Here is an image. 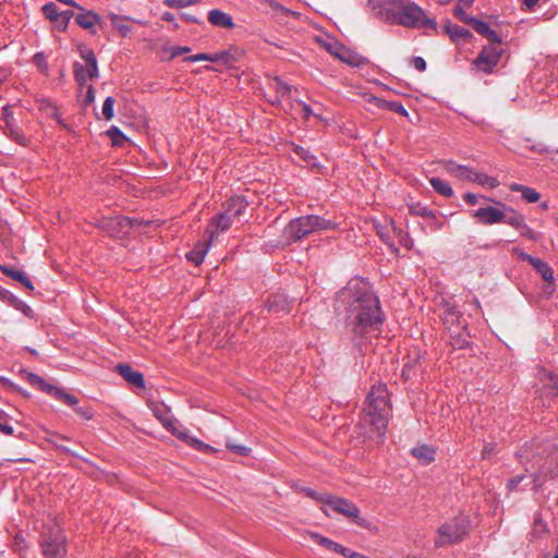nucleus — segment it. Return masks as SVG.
Instances as JSON below:
<instances>
[{
	"label": "nucleus",
	"mask_w": 558,
	"mask_h": 558,
	"mask_svg": "<svg viewBox=\"0 0 558 558\" xmlns=\"http://www.w3.org/2000/svg\"><path fill=\"white\" fill-rule=\"evenodd\" d=\"M186 60L191 61V62H195V61L215 62V57H214V54H209V53H198V54H194V56L186 58Z\"/></svg>",
	"instance_id": "obj_59"
},
{
	"label": "nucleus",
	"mask_w": 558,
	"mask_h": 558,
	"mask_svg": "<svg viewBox=\"0 0 558 558\" xmlns=\"http://www.w3.org/2000/svg\"><path fill=\"white\" fill-rule=\"evenodd\" d=\"M210 241L201 242L198 241L194 247L186 254V259L195 265H201L208 252Z\"/></svg>",
	"instance_id": "obj_28"
},
{
	"label": "nucleus",
	"mask_w": 558,
	"mask_h": 558,
	"mask_svg": "<svg viewBox=\"0 0 558 558\" xmlns=\"http://www.w3.org/2000/svg\"><path fill=\"white\" fill-rule=\"evenodd\" d=\"M335 312L345 315L348 326L356 337L380 331L385 314L378 296L368 281L355 277L339 290L335 299Z\"/></svg>",
	"instance_id": "obj_1"
},
{
	"label": "nucleus",
	"mask_w": 558,
	"mask_h": 558,
	"mask_svg": "<svg viewBox=\"0 0 558 558\" xmlns=\"http://www.w3.org/2000/svg\"><path fill=\"white\" fill-rule=\"evenodd\" d=\"M445 169L450 175L459 178L460 174H463V171H466V166L449 160L445 162Z\"/></svg>",
	"instance_id": "obj_43"
},
{
	"label": "nucleus",
	"mask_w": 558,
	"mask_h": 558,
	"mask_svg": "<svg viewBox=\"0 0 558 558\" xmlns=\"http://www.w3.org/2000/svg\"><path fill=\"white\" fill-rule=\"evenodd\" d=\"M379 8V14L383 20L390 24H397L399 25V17L401 16V11L393 10L389 8L388 5H385L384 2L378 5Z\"/></svg>",
	"instance_id": "obj_34"
},
{
	"label": "nucleus",
	"mask_w": 558,
	"mask_h": 558,
	"mask_svg": "<svg viewBox=\"0 0 558 558\" xmlns=\"http://www.w3.org/2000/svg\"><path fill=\"white\" fill-rule=\"evenodd\" d=\"M65 440H69V438L64 435H59V434H56L54 435V439L50 440L54 447H57L58 449L62 450L63 452L65 453H69V454H72V456H77L75 452H73L70 448L65 447L63 445V442H60V441H65Z\"/></svg>",
	"instance_id": "obj_48"
},
{
	"label": "nucleus",
	"mask_w": 558,
	"mask_h": 558,
	"mask_svg": "<svg viewBox=\"0 0 558 558\" xmlns=\"http://www.w3.org/2000/svg\"><path fill=\"white\" fill-rule=\"evenodd\" d=\"M75 412L83 417L84 420H92L93 418V410L89 407H78L74 409Z\"/></svg>",
	"instance_id": "obj_61"
},
{
	"label": "nucleus",
	"mask_w": 558,
	"mask_h": 558,
	"mask_svg": "<svg viewBox=\"0 0 558 558\" xmlns=\"http://www.w3.org/2000/svg\"><path fill=\"white\" fill-rule=\"evenodd\" d=\"M338 229V222L318 215H306L292 219L283 229L288 244L298 242L314 232Z\"/></svg>",
	"instance_id": "obj_4"
},
{
	"label": "nucleus",
	"mask_w": 558,
	"mask_h": 558,
	"mask_svg": "<svg viewBox=\"0 0 558 558\" xmlns=\"http://www.w3.org/2000/svg\"><path fill=\"white\" fill-rule=\"evenodd\" d=\"M444 29L450 39L454 43H465L473 37V34L468 28H464L458 24H453L450 21H447V23L444 25Z\"/></svg>",
	"instance_id": "obj_21"
},
{
	"label": "nucleus",
	"mask_w": 558,
	"mask_h": 558,
	"mask_svg": "<svg viewBox=\"0 0 558 558\" xmlns=\"http://www.w3.org/2000/svg\"><path fill=\"white\" fill-rule=\"evenodd\" d=\"M208 22L217 27L232 29L234 22L231 15L219 9H213L208 12Z\"/></svg>",
	"instance_id": "obj_22"
},
{
	"label": "nucleus",
	"mask_w": 558,
	"mask_h": 558,
	"mask_svg": "<svg viewBox=\"0 0 558 558\" xmlns=\"http://www.w3.org/2000/svg\"><path fill=\"white\" fill-rule=\"evenodd\" d=\"M243 51L236 47H230L227 50H223L218 53H214L215 62L222 63L225 65H232L234 62H238L242 57Z\"/></svg>",
	"instance_id": "obj_24"
},
{
	"label": "nucleus",
	"mask_w": 558,
	"mask_h": 558,
	"mask_svg": "<svg viewBox=\"0 0 558 558\" xmlns=\"http://www.w3.org/2000/svg\"><path fill=\"white\" fill-rule=\"evenodd\" d=\"M497 204L505 211V219H502L501 222L507 223V225L515 228L517 230L520 229L521 226H523V223L525 222V218L523 215H521L517 210L508 207L506 204H504L501 202H498Z\"/></svg>",
	"instance_id": "obj_25"
},
{
	"label": "nucleus",
	"mask_w": 558,
	"mask_h": 558,
	"mask_svg": "<svg viewBox=\"0 0 558 558\" xmlns=\"http://www.w3.org/2000/svg\"><path fill=\"white\" fill-rule=\"evenodd\" d=\"M399 25L412 28L435 29L437 23L434 19L428 17L420 5L411 2L401 11Z\"/></svg>",
	"instance_id": "obj_8"
},
{
	"label": "nucleus",
	"mask_w": 558,
	"mask_h": 558,
	"mask_svg": "<svg viewBox=\"0 0 558 558\" xmlns=\"http://www.w3.org/2000/svg\"><path fill=\"white\" fill-rule=\"evenodd\" d=\"M268 311L276 313H287L290 311L291 302L282 293L271 295L267 301Z\"/></svg>",
	"instance_id": "obj_26"
},
{
	"label": "nucleus",
	"mask_w": 558,
	"mask_h": 558,
	"mask_svg": "<svg viewBox=\"0 0 558 558\" xmlns=\"http://www.w3.org/2000/svg\"><path fill=\"white\" fill-rule=\"evenodd\" d=\"M275 92L276 98L275 100H270L271 105L280 102V98L289 96L291 93V86L280 78H275Z\"/></svg>",
	"instance_id": "obj_38"
},
{
	"label": "nucleus",
	"mask_w": 558,
	"mask_h": 558,
	"mask_svg": "<svg viewBox=\"0 0 558 558\" xmlns=\"http://www.w3.org/2000/svg\"><path fill=\"white\" fill-rule=\"evenodd\" d=\"M39 390L52 396L54 399L64 402L70 407H74L78 403L77 398L74 395H71L64 391L61 388H58L53 385L46 383L44 379V384L38 387Z\"/></svg>",
	"instance_id": "obj_18"
},
{
	"label": "nucleus",
	"mask_w": 558,
	"mask_h": 558,
	"mask_svg": "<svg viewBox=\"0 0 558 558\" xmlns=\"http://www.w3.org/2000/svg\"><path fill=\"white\" fill-rule=\"evenodd\" d=\"M543 393L551 398H558V380L550 377V383L543 387Z\"/></svg>",
	"instance_id": "obj_49"
},
{
	"label": "nucleus",
	"mask_w": 558,
	"mask_h": 558,
	"mask_svg": "<svg viewBox=\"0 0 558 558\" xmlns=\"http://www.w3.org/2000/svg\"><path fill=\"white\" fill-rule=\"evenodd\" d=\"M512 253L514 255H517V257L520 259V260H523V262H527L530 264H532L534 262V259L536 257H533L532 255L523 252L520 247H513L512 248Z\"/></svg>",
	"instance_id": "obj_56"
},
{
	"label": "nucleus",
	"mask_w": 558,
	"mask_h": 558,
	"mask_svg": "<svg viewBox=\"0 0 558 558\" xmlns=\"http://www.w3.org/2000/svg\"><path fill=\"white\" fill-rule=\"evenodd\" d=\"M482 225H495L500 223L505 219V211L492 206L481 207L472 214Z\"/></svg>",
	"instance_id": "obj_14"
},
{
	"label": "nucleus",
	"mask_w": 558,
	"mask_h": 558,
	"mask_svg": "<svg viewBox=\"0 0 558 558\" xmlns=\"http://www.w3.org/2000/svg\"><path fill=\"white\" fill-rule=\"evenodd\" d=\"M113 105H114V98L111 96H108L102 105V114L107 121H110L113 118Z\"/></svg>",
	"instance_id": "obj_46"
},
{
	"label": "nucleus",
	"mask_w": 558,
	"mask_h": 558,
	"mask_svg": "<svg viewBox=\"0 0 558 558\" xmlns=\"http://www.w3.org/2000/svg\"><path fill=\"white\" fill-rule=\"evenodd\" d=\"M420 364V355L418 353H414L413 356H408V362L404 364V367H410L412 372L416 374L417 365Z\"/></svg>",
	"instance_id": "obj_57"
},
{
	"label": "nucleus",
	"mask_w": 558,
	"mask_h": 558,
	"mask_svg": "<svg viewBox=\"0 0 558 558\" xmlns=\"http://www.w3.org/2000/svg\"><path fill=\"white\" fill-rule=\"evenodd\" d=\"M322 504L326 507L323 508V511L327 515H330L328 511L330 509L362 527L367 526V521L360 517V509L351 500L332 495L322 497Z\"/></svg>",
	"instance_id": "obj_6"
},
{
	"label": "nucleus",
	"mask_w": 558,
	"mask_h": 558,
	"mask_svg": "<svg viewBox=\"0 0 558 558\" xmlns=\"http://www.w3.org/2000/svg\"><path fill=\"white\" fill-rule=\"evenodd\" d=\"M531 265L541 275L544 281L548 283L554 282V271L547 263L539 258H535Z\"/></svg>",
	"instance_id": "obj_31"
},
{
	"label": "nucleus",
	"mask_w": 558,
	"mask_h": 558,
	"mask_svg": "<svg viewBox=\"0 0 558 558\" xmlns=\"http://www.w3.org/2000/svg\"><path fill=\"white\" fill-rule=\"evenodd\" d=\"M470 523L469 517L459 515L441 524L437 531L435 546L439 548L462 542L470 533Z\"/></svg>",
	"instance_id": "obj_5"
},
{
	"label": "nucleus",
	"mask_w": 558,
	"mask_h": 558,
	"mask_svg": "<svg viewBox=\"0 0 558 558\" xmlns=\"http://www.w3.org/2000/svg\"><path fill=\"white\" fill-rule=\"evenodd\" d=\"M395 235L399 239V242L401 245H403L407 248L412 247V240L408 232L403 231L401 228H398L396 226L392 227Z\"/></svg>",
	"instance_id": "obj_44"
},
{
	"label": "nucleus",
	"mask_w": 558,
	"mask_h": 558,
	"mask_svg": "<svg viewBox=\"0 0 558 558\" xmlns=\"http://www.w3.org/2000/svg\"><path fill=\"white\" fill-rule=\"evenodd\" d=\"M20 373L29 383V385L36 388L44 384V378L35 373L28 372L26 369H21Z\"/></svg>",
	"instance_id": "obj_45"
},
{
	"label": "nucleus",
	"mask_w": 558,
	"mask_h": 558,
	"mask_svg": "<svg viewBox=\"0 0 558 558\" xmlns=\"http://www.w3.org/2000/svg\"><path fill=\"white\" fill-rule=\"evenodd\" d=\"M519 230H520L521 235L529 238L531 240H534V241L537 240L536 232L533 229H531L525 222L523 223V226H521V228Z\"/></svg>",
	"instance_id": "obj_58"
},
{
	"label": "nucleus",
	"mask_w": 558,
	"mask_h": 558,
	"mask_svg": "<svg viewBox=\"0 0 558 558\" xmlns=\"http://www.w3.org/2000/svg\"><path fill=\"white\" fill-rule=\"evenodd\" d=\"M411 63L420 72H423L426 70V62L422 57H413L411 60Z\"/></svg>",
	"instance_id": "obj_63"
},
{
	"label": "nucleus",
	"mask_w": 558,
	"mask_h": 558,
	"mask_svg": "<svg viewBox=\"0 0 558 558\" xmlns=\"http://www.w3.org/2000/svg\"><path fill=\"white\" fill-rule=\"evenodd\" d=\"M367 102L380 110H389L396 113H399L403 117H408V110L403 107V105L399 101H388L383 98L376 96H369L367 98Z\"/></svg>",
	"instance_id": "obj_19"
},
{
	"label": "nucleus",
	"mask_w": 558,
	"mask_h": 558,
	"mask_svg": "<svg viewBox=\"0 0 558 558\" xmlns=\"http://www.w3.org/2000/svg\"><path fill=\"white\" fill-rule=\"evenodd\" d=\"M293 150L301 159L308 163L315 160V157L311 154V151L302 146H295Z\"/></svg>",
	"instance_id": "obj_51"
},
{
	"label": "nucleus",
	"mask_w": 558,
	"mask_h": 558,
	"mask_svg": "<svg viewBox=\"0 0 558 558\" xmlns=\"http://www.w3.org/2000/svg\"><path fill=\"white\" fill-rule=\"evenodd\" d=\"M89 71L90 65L85 66L78 61L73 63L74 78L80 87H83L86 84L87 78H89Z\"/></svg>",
	"instance_id": "obj_33"
},
{
	"label": "nucleus",
	"mask_w": 558,
	"mask_h": 558,
	"mask_svg": "<svg viewBox=\"0 0 558 558\" xmlns=\"http://www.w3.org/2000/svg\"><path fill=\"white\" fill-rule=\"evenodd\" d=\"M408 207H409V213L413 216H418V217H424V218H435V211H433L426 205H423L421 203H412Z\"/></svg>",
	"instance_id": "obj_37"
},
{
	"label": "nucleus",
	"mask_w": 558,
	"mask_h": 558,
	"mask_svg": "<svg viewBox=\"0 0 558 558\" xmlns=\"http://www.w3.org/2000/svg\"><path fill=\"white\" fill-rule=\"evenodd\" d=\"M0 299L2 301L8 302L11 306H13V299H17L14 294H12L10 291L0 288Z\"/></svg>",
	"instance_id": "obj_64"
},
{
	"label": "nucleus",
	"mask_w": 558,
	"mask_h": 558,
	"mask_svg": "<svg viewBox=\"0 0 558 558\" xmlns=\"http://www.w3.org/2000/svg\"><path fill=\"white\" fill-rule=\"evenodd\" d=\"M462 316L456 306L447 303L442 314V320L449 331L453 329H465V322L461 320Z\"/></svg>",
	"instance_id": "obj_16"
},
{
	"label": "nucleus",
	"mask_w": 558,
	"mask_h": 558,
	"mask_svg": "<svg viewBox=\"0 0 558 558\" xmlns=\"http://www.w3.org/2000/svg\"><path fill=\"white\" fill-rule=\"evenodd\" d=\"M227 448L229 450H231L232 452L239 454V456H242V457H246L248 456L251 449L245 447V446H242V445H235V444H232L230 441L227 442Z\"/></svg>",
	"instance_id": "obj_52"
},
{
	"label": "nucleus",
	"mask_w": 558,
	"mask_h": 558,
	"mask_svg": "<svg viewBox=\"0 0 558 558\" xmlns=\"http://www.w3.org/2000/svg\"><path fill=\"white\" fill-rule=\"evenodd\" d=\"M0 271L3 275L8 276L9 278H11V279H13L15 281H19L26 289H28L31 291L34 290V286H33L31 279L28 278V276L23 270L17 269L14 266L0 264Z\"/></svg>",
	"instance_id": "obj_23"
},
{
	"label": "nucleus",
	"mask_w": 558,
	"mask_h": 558,
	"mask_svg": "<svg viewBox=\"0 0 558 558\" xmlns=\"http://www.w3.org/2000/svg\"><path fill=\"white\" fill-rule=\"evenodd\" d=\"M429 183L433 189L445 197H451L453 195V190L448 182L440 178H430Z\"/></svg>",
	"instance_id": "obj_35"
},
{
	"label": "nucleus",
	"mask_w": 558,
	"mask_h": 558,
	"mask_svg": "<svg viewBox=\"0 0 558 558\" xmlns=\"http://www.w3.org/2000/svg\"><path fill=\"white\" fill-rule=\"evenodd\" d=\"M464 329H453L451 330L450 335V344L453 347V349H463L468 347L469 340L465 332H463Z\"/></svg>",
	"instance_id": "obj_36"
},
{
	"label": "nucleus",
	"mask_w": 558,
	"mask_h": 558,
	"mask_svg": "<svg viewBox=\"0 0 558 558\" xmlns=\"http://www.w3.org/2000/svg\"><path fill=\"white\" fill-rule=\"evenodd\" d=\"M75 23L90 35L97 34V23L100 22V15L93 10H87L80 5L76 9Z\"/></svg>",
	"instance_id": "obj_12"
},
{
	"label": "nucleus",
	"mask_w": 558,
	"mask_h": 558,
	"mask_svg": "<svg viewBox=\"0 0 558 558\" xmlns=\"http://www.w3.org/2000/svg\"><path fill=\"white\" fill-rule=\"evenodd\" d=\"M201 0H165V4L169 8H184L198 3Z\"/></svg>",
	"instance_id": "obj_50"
},
{
	"label": "nucleus",
	"mask_w": 558,
	"mask_h": 558,
	"mask_svg": "<svg viewBox=\"0 0 558 558\" xmlns=\"http://www.w3.org/2000/svg\"><path fill=\"white\" fill-rule=\"evenodd\" d=\"M465 8L466 7L457 4L456 8L453 9V15L461 22L471 25V20H474V17L466 14Z\"/></svg>",
	"instance_id": "obj_47"
},
{
	"label": "nucleus",
	"mask_w": 558,
	"mask_h": 558,
	"mask_svg": "<svg viewBox=\"0 0 558 558\" xmlns=\"http://www.w3.org/2000/svg\"><path fill=\"white\" fill-rule=\"evenodd\" d=\"M192 448H194V449H196L198 451H202V452H213V451H215V449L211 446L203 442L199 439L193 440Z\"/></svg>",
	"instance_id": "obj_60"
},
{
	"label": "nucleus",
	"mask_w": 558,
	"mask_h": 558,
	"mask_svg": "<svg viewBox=\"0 0 558 558\" xmlns=\"http://www.w3.org/2000/svg\"><path fill=\"white\" fill-rule=\"evenodd\" d=\"M411 454L422 464H430L435 460V450L427 445H421L412 448Z\"/></svg>",
	"instance_id": "obj_27"
},
{
	"label": "nucleus",
	"mask_w": 558,
	"mask_h": 558,
	"mask_svg": "<svg viewBox=\"0 0 558 558\" xmlns=\"http://www.w3.org/2000/svg\"><path fill=\"white\" fill-rule=\"evenodd\" d=\"M136 222V219L129 217H112L102 221L101 227L106 229L111 236H121L128 234Z\"/></svg>",
	"instance_id": "obj_11"
},
{
	"label": "nucleus",
	"mask_w": 558,
	"mask_h": 558,
	"mask_svg": "<svg viewBox=\"0 0 558 558\" xmlns=\"http://www.w3.org/2000/svg\"><path fill=\"white\" fill-rule=\"evenodd\" d=\"M502 53L504 49L501 48V44L490 43V45L483 47L482 51L472 62V65L474 69L484 73H493L494 69L499 63Z\"/></svg>",
	"instance_id": "obj_9"
},
{
	"label": "nucleus",
	"mask_w": 558,
	"mask_h": 558,
	"mask_svg": "<svg viewBox=\"0 0 558 558\" xmlns=\"http://www.w3.org/2000/svg\"><path fill=\"white\" fill-rule=\"evenodd\" d=\"M322 46L332 56L338 58L340 61L352 65V66H360L362 64H365L367 60L360 56L356 52H353L345 46H343L341 43L336 40L335 38H329L327 40H319Z\"/></svg>",
	"instance_id": "obj_10"
},
{
	"label": "nucleus",
	"mask_w": 558,
	"mask_h": 558,
	"mask_svg": "<svg viewBox=\"0 0 558 558\" xmlns=\"http://www.w3.org/2000/svg\"><path fill=\"white\" fill-rule=\"evenodd\" d=\"M247 201L243 196H233L222 204L225 211L232 220L239 219L247 208Z\"/></svg>",
	"instance_id": "obj_15"
},
{
	"label": "nucleus",
	"mask_w": 558,
	"mask_h": 558,
	"mask_svg": "<svg viewBox=\"0 0 558 558\" xmlns=\"http://www.w3.org/2000/svg\"><path fill=\"white\" fill-rule=\"evenodd\" d=\"M13 307L21 311L26 316H31L33 313L32 308L20 299H13Z\"/></svg>",
	"instance_id": "obj_53"
},
{
	"label": "nucleus",
	"mask_w": 558,
	"mask_h": 558,
	"mask_svg": "<svg viewBox=\"0 0 558 558\" xmlns=\"http://www.w3.org/2000/svg\"><path fill=\"white\" fill-rule=\"evenodd\" d=\"M473 182L482 186H488L490 189H495L499 185V182L496 178L489 177L478 171L476 172V174H474Z\"/></svg>",
	"instance_id": "obj_41"
},
{
	"label": "nucleus",
	"mask_w": 558,
	"mask_h": 558,
	"mask_svg": "<svg viewBox=\"0 0 558 558\" xmlns=\"http://www.w3.org/2000/svg\"><path fill=\"white\" fill-rule=\"evenodd\" d=\"M518 457L525 465V472L533 477L534 489H538L547 478L558 475V445L548 438H535L525 444Z\"/></svg>",
	"instance_id": "obj_2"
},
{
	"label": "nucleus",
	"mask_w": 558,
	"mask_h": 558,
	"mask_svg": "<svg viewBox=\"0 0 558 558\" xmlns=\"http://www.w3.org/2000/svg\"><path fill=\"white\" fill-rule=\"evenodd\" d=\"M44 16L51 23H58L61 12L54 2H48L41 8Z\"/></svg>",
	"instance_id": "obj_39"
},
{
	"label": "nucleus",
	"mask_w": 558,
	"mask_h": 558,
	"mask_svg": "<svg viewBox=\"0 0 558 558\" xmlns=\"http://www.w3.org/2000/svg\"><path fill=\"white\" fill-rule=\"evenodd\" d=\"M391 415V404L387 386L378 384L367 395L366 404L363 409L362 423L369 426V436L376 435L384 439L388 422Z\"/></svg>",
	"instance_id": "obj_3"
},
{
	"label": "nucleus",
	"mask_w": 558,
	"mask_h": 558,
	"mask_svg": "<svg viewBox=\"0 0 558 558\" xmlns=\"http://www.w3.org/2000/svg\"><path fill=\"white\" fill-rule=\"evenodd\" d=\"M75 15L73 11L71 10H65V11H62L61 12V15H60V20L58 23H54L58 31L60 32H65L68 29V26H69V23L71 21L72 17L75 19Z\"/></svg>",
	"instance_id": "obj_42"
},
{
	"label": "nucleus",
	"mask_w": 558,
	"mask_h": 558,
	"mask_svg": "<svg viewBox=\"0 0 558 558\" xmlns=\"http://www.w3.org/2000/svg\"><path fill=\"white\" fill-rule=\"evenodd\" d=\"M385 5H391L398 11L404 10L407 5L411 3L409 0H381Z\"/></svg>",
	"instance_id": "obj_55"
},
{
	"label": "nucleus",
	"mask_w": 558,
	"mask_h": 558,
	"mask_svg": "<svg viewBox=\"0 0 558 558\" xmlns=\"http://www.w3.org/2000/svg\"><path fill=\"white\" fill-rule=\"evenodd\" d=\"M116 372L130 385L136 388H145V379L141 372L134 371L129 364H118Z\"/></svg>",
	"instance_id": "obj_17"
},
{
	"label": "nucleus",
	"mask_w": 558,
	"mask_h": 558,
	"mask_svg": "<svg viewBox=\"0 0 558 558\" xmlns=\"http://www.w3.org/2000/svg\"><path fill=\"white\" fill-rule=\"evenodd\" d=\"M106 134L111 140L113 146L121 147L126 142V136L118 126H111Z\"/></svg>",
	"instance_id": "obj_40"
},
{
	"label": "nucleus",
	"mask_w": 558,
	"mask_h": 558,
	"mask_svg": "<svg viewBox=\"0 0 558 558\" xmlns=\"http://www.w3.org/2000/svg\"><path fill=\"white\" fill-rule=\"evenodd\" d=\"M78 51L81 58L86 61L87 65H90L89 78L93 80L98 77L99 70L94 51L90 48H87L86 46H80Z\"/></svg>",
	"instance_id": "obj_29"
},
{
	"label": "nucleus",
	"mask_w": 558,
	"mask_h": 558,
	"mask_svg": "<svg viewBox=\"0 0 558 558\" xmlns=\"http://www.w3.org/2000/svg\"><path fill=\"white\" fill-rule=\"evenodd\" d=\"M109 19L113 28H116L123 37H126L131 33L132 27L124 23L129 17L110 13Z\"/></svg>",
	"instance_id": "obj_32"
},
{
	"label": "nucleus",
	"mask_w": 558,
	"mask_h": 558,
	"mask_svg": "<svg viewBox=\"0 0 558 558\" xmlns=\"http://www.w3.org/2000/svg\"><path fill=\"white\" fill-rule=\"evenodd\" d=\"M40 547L45 558L66 556V538L57 526L40 536Z\"/></svg>",
	"instance_id": "obj_7"
},
{
	"label": "nucleus",
	"mask_w": 558,
	"mask_h": 558,
	"mask_svg": "<svg viewBox=\"0 0 558 558\" xmlns=\"http://www.w3.org/2000/svg\"><path fill=\"white\" fill-rule=\"evenodd\" d=\"M476 33L484 36L489 40L492 44H501L502 39L501 36L494 29L490 28L488 23L478 20L474 17V20H471L470 25Z\"/></svg>",
	"instance_id": "obj_20"
},
{
	"label": "nucleus",
	"mask_w": 558,
	"mask_h": 558,
	"mask_svg": "<svg viewBox=\"0 0 558 558\" xmlns=\"http://www.w3.org/2000/svg\"><path fill=\"white\" fill-rule=\"evenodd\" d=\"M234 220L230 218L225 211H220L210 219V223L206 229L209 234V241L213 242L219 233L226 232L230 229Z\"/></svg>",
	"instance_id": "obj_13"
},
{
	"label": "nucleus",
	"mask_w": 558,
	"mask_h": 558,
	"mask_svg": "<svg viewBox=\"0 0 558 558\" xmlns=\"http://www.w3.org/2000/svg\"><path fill=\"white\" fill-rule=\"evenodd\" d=\"M377 234L380 236V239L393 251H398V248L395 246L393 242L391 241V238L388 235V233L384 232L383 228L377 230Z\"/></svg>",
	"instance_id": "obj_62"
},
{
	"label": "nucleus",
	"mask_w": 558,
	"mask_h": 558,
	"mask_svg": "<svg viewBox=\"0 0 558 558\" xmlns=\"http://www.w3.org/2000/svg\"><path fill=\"white\" fill-rule=\"evenodd\" d=\"M0 432L5 435L13 434V427L8 424L7 415L0 410Z\"/></svg>",
	"instance_id": "obj_54"
},
{
	"label": "nucleus",
	"mask_w": 558,
	"mask_h": 558,
	"mask_svg": "<svg viewBox=\"0 0 558 558\" xmlns=\"http://www.w3.org/2000/svg\"><path fill=\"white\" fill-rule=\"evenodd\" d=\"M510 191L520 192L521 196L527 203H536L541 198V194L533 187L525 186L519 183H512L509 185Z\"/></svg>",
	"instance_id": "obj_30"
}]
</instances>
